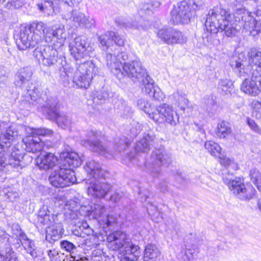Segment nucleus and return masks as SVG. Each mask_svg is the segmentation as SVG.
<instances>
[{"mask_svg":"<svg viewBox=\"0 0 261 261\" xmlns=\"http://www.w3.org/2000/svg\"><path fill=\"white\" fill-rule=\"evenodd\" d=\"M205 148L212 155L218 157L221 153V148L220 145L212 141H207L204 144Z\"/></svg>","mask_w":261,"mask_h":261,"instance_id":"nucleus-40","label":"nucleus"},{"mask_svg":"<svg viewBox=\"0 0 261 261\" xmlns=\"http://www.w3.org/2000/svg\"><path fill=\"white\" fill-rule=\"evenodd\" d=\"M17 135V132H14L11 128L6 131L1 132L0 134V153L3 151L8 150L9 147L11 145V141L13 139L14 136Z\"/></svg>","mask_w":261,"mask_h":261,"instance_id":"nucleus-29","label":"nucleus"},{"mask_svg":"<svg viewBox=\"0 0 261 261\" xmlns=\"http://www.w3.org/2000/svg\"><path fill=\"white\" fill-rule=\"evenodd\" d=\"M175 179L176 181L182 185H185L186 181V179L181 172L177 171L175 175Z\"/></svg>","mask_w":261,"mask_h":261,"instance_id":"nucleus-60","label":"nucleus"},{"mask_svg":"<svg viewBox=\"0 0 261 261\" xmlns=\"http://www.w3.org/2000/svg\"><path fill=\"white\" fill-rule=\"evenodd\" d=\"M46 24L41 21L33 22L29 25L22 28L18 35L16 43L20 50L34 48L45 39Z\"/></svg>","mask_w":261,"mask_h":261,"instance_id":"nucleus-4","label":"nucleus"},{"mask_svg":"<svg viewBox=\"0 0 261 261\" xmlns=\"http://www.w3.org/2000/svg\"><path fill=\"white\" fill-rule=\"evenodd\" d=\"M171 21L174 24L188 23L191 17L190 6L186 1H182L174 6L171 11Z\"/></svg>","mask_w":261,"mask_h":261,"instance_id":"nucleus-17","label":"nucleus"},{"mask_svg":"<svg viewBox=\"0 0 261 261\" xmlns=\"http://www.w3.org/2000/svg\"><path fill=\"white\" fill-rule=\"evenodd\" d=\"M85 168L89 176V178H97L105 176V171L102 170L100 164L94 160L88 161Z\"/></svg>","mask_w":261,"mask_h":261,"instance_id":"nucleus-27","label":"nucleus"},{"mask_svg":"<svg viewBox=\"0 0 261 261\" xmlns=\"http://www.w3.org/2000/svg\"><path fill=\"white\" fill-rule=\"evenodd\" d=\"M156 122L161 123L164 121L172 125H175L178 121V117L172 107L166 103L159 106L153 111L151 118Z\"/></svg>","mask_w":261,"mask_h":261,"instance_id":"nucleus-12","label":"nucleus"},{"mask_svg":"<svg viewBox=\"0 0 261 261\" xmlns=\"http://www.w3.org/2000/svg\"><path fill=\"white\" fill-rule=\"evenodd\" d=\"M117 49V48H116ZM116 50L113 49V51H110L107 54L106 60L107 66L110 68L111 72L119 79L123 77L124 72H122V64L121 61V51H118L115 56Z\"/></svg>","mask_w":261,"mask_h":261,"instance_id":"nucleus-19","label":"nucleus"},{"mask_svg":"<svg viewBox=\"0 0 261 261\" xmlns=\"http://www.w3.org/2000/svg\"><path fill=\"white\" fill-rule=\"evenodd\" d=\"M199 253V249L194 244L189 245L188 247L186 246V250L184 252L183 259L184 261H190L196 258Z\"/></svg>","mask_w":261,"mask_h":261,"instance_id":"nucleus-38","label":"nucleus"},{"mask_svg":"<svg viewBox=\"0 0 261 261\" xmlns=\"http://www.w3.org/2000/svg\"><path fill=\"white\" fill-rule=\"evenodd\" d=\"M3 192L6 198L10 201H13L15 200L18 196V193L9 187L8 188H4Z\"/></svg>","mask_w":261,"mask_h":261,"instance_id":"nucleus-48","label":"nucleus"},{"mask_svg":"<svg viewBox=\"0 0 261 261\" xmlns=\"http://www.w3.org/2000/svg\"><path fill=\"white\" fill-rule=\"evenodd\" d=\"M59 100L57 98L50 99L45 106L48 110L47 114L52 118L57 119L59 126L66 129L70 127L72 123V120L69 114L58 112Z\"/></svg>","mask_w":261,"mask_h":261,"instance_id":"nucleus-14","label":"nucleus"},{"mask_svg":"<svg viewBox=\"0 0 261 261\" xmlns=\"http://www.w3.org/2000/svg\"><path fill=\"white\" fill-rule=\"evenodd\" d=\"M83 227L85 229L86 231L85 232H84L83 231H82L81 232H80L78 230H75L73 231L74 234L75 236H79V237L84 238V237H85V236H84L85 234H90L91 230L89 229V226L87 224H86V226L83 225Z\"/></svg>","mask_w":261,"mask_h":261,"instance_id":"nucleus-58","label":"nucleus"},{"mask_svg":"<svg viewBox=\"0 0 261 261\" xmlns=\"http://www.w3.org/2000/svg\"><path fill=\"white\" fill-rule=\"evenodd\" d=\"M229 176V174L224 175L223 176V182L227 185L229 190L238 198L242 200L247 201L253 198L256 190L253 187L250 186L246 188L245 185L240 179H232Z\"/></svg>","mask_w":261,"mask_h":261,"instance_id":"nucleus-7","label":"nucleus"},{"mask_svg":"<svg viewBox=\"0 0 261 261\" xmlns=\"http://www.w3.org/2000/svg\"><path fill=\"white\" fill-rule=\"evenodd\" d=\"M116 23H117L118 25L126 29L147 30L148 28V23H147V24L145 23L142 18L140 19L139 22H133V23L128 21L126 22L122 19L118 18L116 20Z\"/></svg>","mask_w":261,"mask_h":261,"instance_id":"nucleus-32","label":"nucleus"},{"mask_svg":"<svg viewBox=\"0 0 261 261\" xmlns=\"http://www.w3.org/2000/svg\"><path fill=\"white\" fill-rule=\"evenodd\" d=\"M158 36L169 45L183 44L187 41L186 37L181 32L171 27H164L160 29L158 32Z\"/></svg>","mask_w":261,"mask_h":261,"instance_id":"nucleus-16","label":"nucleus"},{"mask_svg":"<svg viewBox=\"0 0 261 261\" xmlns=\"http://www.w3.org/2000/svg\"><path fill=\"white\" fill-rule=\"evenodd\" d=\"M25 145V150L33 153H39L43 148V142L39 137L28 136L23 140Z\"/></svg>","mask_w":261,"mask_h":261,"instance_id":"nucleus-26","label":"nucleus"},{"mask_svg":"<svg viewBox=\"0 0 261 261\" xmlns=\"http://www.w3.org/2000/svg\"><path fill=\"white\" fill-rule=\"evenodd\" d=\"M63 16L66 20H71L87 29H91L95 26V21L93 18L86 16L76 10H72L63 14Z\"/></svg>","mask_w":261,"mask_h":261,"instance_id":"nucleus-20","label":"nucleus"},{"mask_svg":"<svg viewBox=\"0 0 261 261\" xmlns=\"http://www.w3.org/2000/svg\"><path fill=\"white\" fill-rule=\"evenodd\" d=\"M100 135L101 132L99 131L88 130L86 133L87 138L81 139L80 143L91 151L97 153L106 158L111 159L113 158V154L98 139Z\"/></svg>","mask_w":261,"mask_h":261,"instance_id":"nucleus-6","label":"nucleus"},{"mask_svg":"<svg viewBox=\"0 0 261 261\" xmlns=\"http://www.w3.org/2000/svg\"><path fill=\"white\" fill-rule=\"evenodd\" d=\"M156 141V136L153 132L148 131L144 133L142 139L135 146V152L137 154L148 152L151 146H154Z\"/></svg>","mask_w":261,"mask_h":261,"instance_id":"nucleus-23","label":"nucleus"},{"mask_svg":"<svg viewBox=\"0 0 261 261\" xmlns=\"http://www.w3.org/2000/svg\"><path fill=\"white\" fill-rule=\"evenodd\" d=\"M122 193L115 192L112 194L108 198H106L107 200L114 203L118 202L122 198Z\"/></svg>","mask_w":261,"mask_h":261,"instance_id":"nucleus-57","label":"nucleus"},{"mask_svg":"<svg viewBox=\"0 0 261 261\" xmlns=\"http://www.w3.org/2000/svg\"><path fill=\"white\" fill-rule=\"evenodd\" d=\"M33 55L38 61H41L44 66L48 67L55 65L59 59L56 48L51 45L37 47Z\"/></svg>","mask_w":261,"mask_h":261,"instance_id":"nucleus-13","label":"nucleus"},{"mask_svg":"<svg viewBox=\"0 0 261 261\" xmlns=\"http://www.w3.org/2000/svg\"><path fill=\"white\" fill-rule=\"evenodd\" d=\"M18 71L24 78L25 77V80L27 82H29L31 80L33 72L30 68L28 67L21 68L19 69Z\"/></svg>","mask_w":261,"mask_h":261,"instance_id":"nucleus-50","label":"nucleus"},{"mask_svg":"<svg viewBox=\"0 0 261 261\" xmlns=\"http://www.w3.org/2000/svg\"><path fill=\"white\" fill-rule=\"evenodd\" d=\"M54 132L51 129L46 128H33L31 129V134L34 137H51Z\"/></svg>","mask_w":261,"mask_h":261,"instance_id":"nucleus-44","label":"nucleus"},{"mask_svg":"<svg viewBox=\"0 0 261 261\" xmlns=\"http://www.w3.org/2000/svg\"><path fill=\"white\" fill-rule=\"evenodd\" d=\"M121 249L120 261H136L140 255V247L125 237L119 246Z\"/></svg>","mask_w":261,"mask_h":261,"instance_id":"nucleus-18","label":"nucleus"},{"mask_svg":"<svg viewBox=\"0 0 261 261\" xmlns=\"http://www.w3.org/2000/svg\"><path fill=\"white\" fill-rule=\"evenodd\" d=\"M41 3L38 4L39 9L41 11H44L49 8H52L53 5V0H41Z\"/></svg>","mask_w":261,"mask_h":261,"instance_id":"nucleus-54","label":"nucleus"},{"mask_svg":"<svg viewBox=\"0 0 261 261\" xmlns=\"http://www.w3.org/2000/svg\"><path fill=\"white\" fill-rule=\"evenodd\" d=\"M22 245L27 252L29 253L32 257L35 258L37 256V253L36 251V247L33 241L30 240L23 242H22Z\"/></svg>","mask_w":261,"mask_h":261,"instance_id":"nucleus-45","label":"nucleus"},{"mask_svg":"<svg viewBox=\"0 0 261 261\" xmlns=\"http://www.w3.org/2000/svg\"><path fill=\"white\" fill-rule=\"evenodd\" d=\"M44 37L46 42H50L54 39H56L60 43V45H63L66 38L64 26L63 24H58L53 25L51 28H46Z\"/></svg>","mask_w":261,"mask_h":261,"instance_id":"nucleus-22","label":"nucleus"},{"mask_svg":"<svg viewBox=\"0 0 261 261\" xmlns=\"http://www.w3.org/2000/svg\"><path fill=\"white\" fill-rule=\"evenodd\" d=\"M123 76H127L134 81H138L142 85L145 83L146 80H149L151 77L146 72L139 60H134L131 62H124L122 67Z\"/></svg>","mask_w":261,"mask_h":261,"instance_id":"nucleus-9","label":"nucleus"},{"mask_svg":"<svg viewBox=\"0 0 261 261\" xmlns=\"http://www.w3.org/2000/svg\"><path fill=\"white\" fill-rule=\"evenodd\" d=\"M76 65L77 70L73 77V81L77 87L87 89L93 76L99 73V68L91 60L82 63L77 62Z\"/></svg>","mask_w":261,"mask_h":261,"instance_id":"nucleus-5","label":"nucleus"},{"mask_svg":"<svg viewBox=\"0 0 261 261\" xmlns=\"http://www.w3.org/2000/svg\"><path fill=\"white\" fill-rule=\"evenodd\" d=\"M61 231V226L59 225L48 227L46 230V240L50 243L57 241L60 237Z\"/></svg>","mask_w":261,"mask_h":261,"instance_id":"nucleus-35","label":"nucleus"},{"mask_svg":"<svg viewBox=\"0 0 261 261\" xmlns=\"http://www.w3.org/2000/svg\"><path fill=\"white\" fill-rule=\"evenodd\" d=\"M231 129L229 124L226 121L219 123L216 131L217 136L220 138H225L231 133Z\"/></svg>","mask_w":261,"mask_h":261,"instance_id":"nucleus-37","label":"nucleus"},{"mask_svg":"<svg viewBox=\"0 0 261 261\" xmlns=\"http://www.w3.org/2000/svg\"><path fill=\"white\" fill-rule=\"evenodd\" d=\"M161 3L160 1H154L153 2H146L140 6L138 11L139 15L142 17L144 15H150L153 13L155 8L160 7Z\"/></svg>","mask_w":261,"mask_h":261,"instance_id":"nucleus-34","label":"nucleus"},{"mask_svg":"<svg viewBox=\"0 0 261 261\" xmlns=\"http://www.w3.org/2000/svg\"><path fill=\"white\" fill-rule=\"evenodd\" d=\"M58 161L57 156L53 153H46L37 157V165L40 169L47 170L54 167Z\"/></svg>","mask_w":261,"mask_h":261,"instance_id":"nucleus-24","label":"nucleus"},{"mask_svg":"<svg viewBox=\"0 0 261 261\" xmlns=\"http://www.w3.org/2000/svg\"><path fill=\"white\" fill-rule=\"evenodd\" d=\"M27 90L28 94L30 96L31 100L33 101L36 102L37 103L39 104V106L42 108H44V111L47 113L48 111V110L45 107L47 105V102L52 98H56L55 97H51L50 99H48L47 101H46V104H42V98L40 97L39 95V88H37L33 83H30L28 85L27 87Z\"/></svg>","mask_w":261,"mask_h":261,"instance_id":"nucleus-30","label":"nucleus"},{"mask_svg":"<svg viewBox=\"0 0 261 261\" xmlns=\"http://www.w3.org/2000/svg\"><path fill=\"white\" fill-rule=\"evenodd\" d=\"M60 158L63 160L64 167L52 172L48 178L50 184L56 188H64L74 184L76 178L71 168L77 167L82 163L81 158L75 152H63Z\"/></svg>","mask_w":261,"mask_h":261,"instance_id":"nucleus-3","label":"nucleus"},{"mask_svg":"<svg viewBox=\"0 0 261 261\" xmlns=\"http://www.w3.org/2000/svg\"><path fill=\"white\" fill-rule=\"evenodd\" d=\"M145 81L146 83L143 85L144 86L143 90L155 100H163L165 95L158 87L154 86L153 80L151 78L149 80H146Z\"/></svg>","mask_w":261,"mask_h":261,"instance_id":"nucleus-25","label":"nucleus"},{"mask_svg":"<svg viewBox=\"0 0 261 261\" xmlns=\"http://www.w3.org/2000/svg\"><path fill=\"white\" fill-rule=\"evenodd\" d=\"M114 36V32L107 31L98 37V41L102 49L108 53L110 51H113V49L115 50V45L112 43V36Z\"/></svg>","mask_w":261,"mask_h":261,"instance_id":"nucleus-28","label":"nucleus"},{"mask_svg":"<svg viewBox=\"0 0 261 261\" xmlns=\"http://www.w3.org/2000/svg\"><path fill=\"white\" fill-rule=\"evenodd\" d=\"M249 176L252 182L256 186L258 190L261 191V173L256 168L250 170Z\"/></svg>","mask_w":261,"mask_h":261,"instance_id":"nucleus-41","label":"nucleus"},{"mask_svg":"<svg viewBox=\"0 0 261 261\" xmlns=\"http://www.w3.org/2000/svg\"><path fill=\"white\" fill-rule=\"evenodd\" d=\"M10 147L0 153V171H4L7 166L20 169L24 166L23 154L19 149Z\"/></svg>","mask_w":261,"mask_h":261,"instance_id":"nucleus-8","label":"nucleus"},{"mask_svg":"<svg viewBox=\"0 0 261 261\" xmlns=\"http://www.w3.org/2000/svg\"><path fill=\"white\" fill-rule=\"evenodd\" d=\"M171 99L182 111H185L186 108H188L189 100L182 92L177 90L174 92L171 96Z\"/></svg>","mask_w":261,"mask_h":261,"instance_id":"nucleus-31","label":"nucleus"},{"mask_svg":"<svg viewBox=\"0 0 261 261\" xmlns=\"http://www.w3.org/2000/svg\"><path fill=\"white\" fill-rule=\"evenodd\" d=\"M125 233L121 231H116L108 235L107 241L109 243L114 244V249H118L119 246H121V243L125 239Z\"/></svg>","mask_w":261,"mask_h":261,"instance_id":"nucleus-36","label":"nucleus"},{"mask_svg":"<svg viewBox=\"0 0 261 261\" xmlns=\"http://www.w3.org/2000/svg\"><path fill=\"white\" fill-rule=\"evenodd\" d=\"M60 246L62 249H64L71 254L73 253L76 249L75 246L73 243L67 240L62 241L60 242Z\"/></svg>","mask_w":261,"mask_h":261,"instance_id":"nucleus-49","label":"nucleus"},{"mask_svg":"<svg viewBox=\"0 0 261 261\" xmlns=\"http://www.w3.org/2000/svg\"><path fill=\"white\" fill-rule=\"evenodd\" d=\"M126 138L123 137L118 142H117L116 140L115 141V149L116 150V151L120 152L122 150L125 149V148L127 147L128 145V143L126 141Z\"/></svg>","mask_w":261,"mask_h":261,"instance_id":"nucleus-51","label":"nucleus"},{"mask_svg":"<svg viewBox=\"0 0 261 261\" xmlns=\"http://www.w3.org/2000/svg\"><path fill=\"white\" fill-rule=\"evenodd\" d=\"M12 231L13 233L17 237L19 233H21L22 230L18 224H13L12 226Z\"/></svg>","mask_w":261,"mask_h":261,"instance_id":"nucleus-62","label":"nucleus"},{"mask_svg":"<svg viewBox=\"0 0 261 261\" xmlns=\"http://www.w3.org/2000/svg\"><path fill=\"white\" fill-rule=\"evenodd\" d=\"M10 3L14 8L18 9L21 7L23 1L22 0H10Z\"/></svg>","mask_w":261,"mask_h":261,"instance_id":"nucleus-63","label":"nucleus"},{"mask_svg":"<svg viewBox=\"0 0 261 261\" xmlns=\"http://www.w3.org/2000/svg\"><path fill=\"white\" fill-rule=\"evenodd\" d=\"M245 18L244 9H237L233 14H231L221 7H216L210 10L206 15L205 27L211 33L223 32V35L232 37L238 32L239 23L244 27Z\"/></svg>","mask_w":261,"mask_h":261,"instance_id":"nucleus-2","label":"nucleus"},{"mask_svg":"<svg viewBox=\"0 0 261 261\" xmlns=\"http://www.w3.org/2000/svg\"><path fill=\"white\" fill-rule=\"evenodd\" d=\"M218 158L220 159V163L225 167L228 166L231 164V160L228 158L224 156L223 154L221 153Z\"/></svg>","mask_w":261,"mask_h":261,"instance_id":"nucleus-59","label":"nucleus"},{"mask_svg":"<svg viewBox=\"0 0 261 261\" xmlns=\"http://www.w3.org/2000/svg\"><path fill=\"white\" fill-rule=\"evenodd\" d=\"M151 207H147V211L148 214L153 216V217H156L158 219L159 217H162V214L159 212L156 206H154L152 204L150 203Z\"/></svg>","mask_w":261,"mask_h":261,"instance_id":"nucleus-56","label":"nucleus"},{"mask_svg":"<svg viewBox=\"0 0 261 261\" xmlns=\"http://www.w3.org/2000/svg\"><path fill=\"white\" fill-rule=\"evenodd\" d=\"M105 220L101 219V220H102L103 222H105L107 226L112 225L115 222V219L112 216H110L109 215L107 214V215L105 216Z\"/></svg>","mask_w":261,"mask_h":261,"instance_id":"nucleus-61","label":"nucleus"},{"mask_svg":"<svg viewBox=\"0 0 261 261\" xmlns=\"http://www.w3.org/2000/svg\"><path fill=\"white\" fill-rule=\"evenodd\" d=\"M91 208L95 219L103 218L107 215L106 208L103 205L94 204Z\"/></svg>","mask_w":261,"mask_h":261,"instance_id":"nucleus-43","label":"nucleus"},{"mask_svg":"<svg viewBox=\"0 0 261 261\" xmlns=\"http://www.w3.org/2000/svg\"><path fill=\"white\" fill-rule=\"evenodd\" d=\"M71 56L76 62L89 56V44L85 36H78L69 45Z\"/></svg>","mask_w":261,"mask_h":261,"instance_id":"nucleus-15","label":"nucleus"},{"mask_svg":"<svg viewBox=\"0 0 261 261\" xmlns=\"http://www.w3.org/2000/svg\"><path fill=\"white\" fill-rule=\"evenodd\" d=\"M87 193L97 198H106L107 195L112 191V186L105 181V176L97 178L86 179Z\"/></svg>","mask_w":261,"mask_h":261,"instance_id":"nucleus-10","label":"nucleus"},{"mask_svg":"<svg viewBox=\"0 0 261 261\" xmlns=\"http://www.w3.org/2000/svg\"><path fill=\"white\" fill-rule=\"evenodd\" d=\"M137 106L140 109L144 111V112L148 115L149 118H151V115L153 111H152L151 105L147 100L143 98L139 99L137 101Z\"/></svg>","mask_w":261,"mask_h":261,"instance_id":"nucleus-42","label":"nucleus"},{"mask_svg":"<svg viewBox=\"0 0 261 261\" xmlns=\"http://www.w3.org/2000/svg\"><path fill=\"white\" fill-rule=\"evenodd\" d=\"M170 161V155L164 148H161L152 151L150 159L145 163V166L153 173V176H155L160 173V167L163 164L169 163Z\"/></svg>","mask_w":261,"mask_h":261,"instance_id":"nucleus-11","label":"nucleus"},{"mask_svg":"<svg viewBox=\"0 0 261 261\" xmlns=\"http://www.w3.org/2000/svg\"><path fill=\"white\" fill-rule=\"evenodd\" d=\"M247 123L249 127L254 132L260 134L261 128L255 122L254 120L249 118H247Z\"/></svg>","mask_w":261,"mask_h":261,"instance_id":"nucleus-55","label":"nucleus"},{"mask_svg":"<svg viewBox=\"0 0 261 261\" xmlns=\"http://www.w3.org/2000/svg\"><path fill=\"white\" fill-rule=\"evenodd\" d=\"M114 36H113L112 43H114V45L122 46L124 44L125 40L123 37L119 35L117 33L114 32ZM116 48V47H115Z\"/></svg>","mask_w":261,"mask_h":261,"instance_id":"nucleus-52","label":"nucleus"},{"mask_svg":"<svg viewBox=\"0 0 261 261\" xmlns=\"http://www.w3.org/2000/svg\"><path fill=\"white\" fill-rule=\"evenodd\" d=\"M160 255L159 249L154 245L148 244L144 251V261H155Z\"/></svg>","mask_w":261,"mask_h":261,"instance_id":"nucleus-33","label":"nucleus"},{"mask_svg":"<svg viewBox=\"0 0 261 261\" xmlns=\"http://www.w3.org/2000/svg\"><path fill=\"white\" fill-rule=\"evenodd\" d=\"M38 222L43 225L48 224L49 222V216L38 217Z\"/></svg>","mask_w":261,"mask_h":261,"instance_id":"nucleus-64","label":"nucleus"},{"mask_svg":"<svg viewBox=\"0 0 261 261\" xmlns=\"http://www.w3.org/2000/svg\"><path fill=\"white\" fill-rule=\"evenodd\" d=\"M122 217H124L126 221L132 222L136 219L135 212L132 209L125 208L120 215Z\"/></svg>","mask_w":261,"mask_h":261,"instance_id":"nucleus-46","label":"nucleus"},{"mask_svg":"<svg viewBox=\"0 0 261 261\" xmlns=\"http://www.w3.org/2000/svg\"><path fill=\"white\" fill-rule=\"evenodd\" d=\"M218 89L223 94L230 93L233 89L232 81L227 79H221L218 83Z\"/></svg>","mask_w":261,"mask_h":261,"instance_id":"nucleus-39","label":"nucleus"},{"mask_svg":"<svg viewBox=\"0 0 261 261\" xmlns=\"http://www.w3.org/2000/svg\"><path fill=\"white\" fill-rule=\"evenodd\" d=\"M248 61L240 54L238 60L232 61L231 66L237 75L244 78L241 85L243 92L251 96L257 95L261 91V52L252 48L248 52Z\"/></svg>","mask_w":261,"mask_h":261,"instance_id":"nucleus-1","label":"nucleus"},{"mask_svg":"<svg viewBox=\"0 0 261 261\" xmlns=\"http://www.w3.org/2000/svg\"><path fill=\"white\" fill-rule=\"evenodd\" d=\"M27 83L25 80V77L24 78L17 71L14 76V84L15 87L22 89L23 85Z\"/></svg>","mask_w":261,"mask_h":261,"instance_id":"nucleus-47","label":"nucleus"},{"mask_svg":"<svg viewBox=\"0 0 261 261\" xmlns=\"http://www.w3.org/2000/svg\"><path fill=\"white\" fill-rule=\"evenodd\" d=\"M3 261H19V260L16 253L11 249L8 248L5 257V260Z\"/></svg>","mask_w":261,"mask_h":261,"instance_id":"nucleus-53","label":"nucleus"},{"mask_svg":"<svg viewBox=\"0 0 261 261\" xmlns=\"http://www.w3.org/2000/svg\"><path fill=\"white\" fill-rule=\"evenodd\" d=\"M260 7V9L257 6L256 11L254 13L255 16H252L251 13L245 11L246 19L244 28L251 33L254 32L253 35L261 32V6Z\"/></svg>","mask_w":261,"mask_h":261,"instance_id":"nucleus-21","label":"nucleus"}]
</instances>
